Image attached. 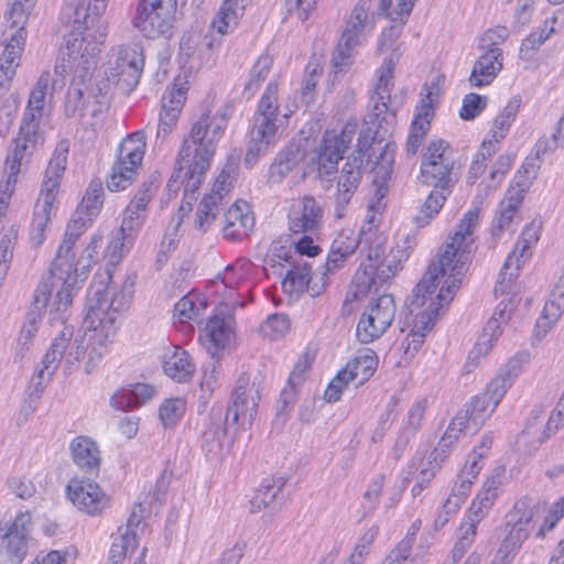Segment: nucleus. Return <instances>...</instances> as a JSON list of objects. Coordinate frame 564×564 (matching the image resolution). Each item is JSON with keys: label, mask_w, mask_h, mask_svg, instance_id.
I'll return each mask as SVG.
<instances>
[{"label": "nucleus", "mask_w": 564, "mask_h": 564, "mask_svg": "<svg viewBox=\"0 0 564 564\" xmlns=\"http://www.w3.org/2000/svg\"><path fill=\"white\" fill-rule=\"evenodd\" d=\"M479 212L478 207H474L464 214L454 235L441 247L436 259L430 263L425 274L413 289L411 297L408 299L410 306H423L436 291L438 280L446 276L436 299L431 300L426 312L421 315V319L402 344L406 357L412 358L421 348L440 311L452 302L456 290L459 289L473 259V232L479 223Z\"/></svg>", "instance_id": "obj_1"}, {"label": "nucleus", "mask_w": 564, "mask_h": 564, "mask_svg": "<svg viewBox=\"0 0 564 564\" xmlns=\"http://www.w3.org/2000/svg\"><path fill=\"white\" fill-rule=\"evenodd\" d=\"M234 113V105L227 102L215 115L205 110L193 123L188 137L184 139L177 155V167L174 170L167 189L178 191L175 186L181 181L184 187L183 204L181 210L192 208V202L196 200V192L205 180L210 166L219 140L223 138L229 118Z\"/></svg>", "instance_id": "obj_2"}, {"label": "nucleus", "mask_w": 564, "mask_h": 564, "mask_svg": "<svg viewBox=\"0 0 564 564\" xmlns=\"http://www.w3.org/2000/svg\"><path fill=\"white\" fill-rule=\"evenodd\" d=\"M48 83L50 74L43 73L30 94L20 131L14 140L15 147L6 161L4 173L7 174V180L6 186L1 191L2 196H11L22 161L43 145L44 137L40 131V122L43 117L44 99ZM0 202L3 203V197L0 198Z\"/></svg>", "instance_id": "obj_3"}, {"label": "nucleus", "mask_w": 564, "mask_h": 564, "mask_svg": "<svg viewBox=\"0 0 564 564\" xmlns=\"http://www.w3.org/2000/svg\"><path fill=\"white\" fill-rule=\"evenodd\" d=\"M133 283L124 280L116 283L109 270L104 275L94 278L87 294V313L85 325L88 329L99 332L106 339L117 332L116 314L124 311L132 296Z\"/></svg>", "instance_id": "obj_4"}, {"label": "nucleus", "mask_w": 564, "mask_h": 564, "mask_svg": "<svg viewBox=\"0 0 564 564\" xmlns=\"http://www.w3.org/2000/svg\"><path fill=\"white\" fill-rule=\"evenodd\" d=\"M378 123L375 132L370 128L362 130L358 138L357 149L348 158L339 175V185H359L364 173L377 172L388 175L393 163V152L389 150L390 142L386 135L390 134L389 122L382 120L372 121Z\"/></svg>", "instance_id": "obj_5"}, {"label": "nucleus", "mask_w": 564, "mask_h": 564, "mask_svg": "<svg viewBox=\"0 0 564 564\" xmlns=\"http://www.w3.org/2000/svg\"><path fill=\"white\" fill-rule=\"evenodd\" d=\"M278 93V83L270 82L258 101L243 160L248 169H252L259 159L268 153L269 148L276 143L279 130L284 127L293 112L292 110L285 113L280 112Z\"/></svg>", "instance_id": "obj_6"}, {"label": "nucleus", "mask_w": 564, "mask_h": 564, "mask_svg": "<svg viewBox=\"0 0 564 564\" xmlns=\"http://www.w3.org/2000/svg\"><path fill=\"white\" fill-rule=\"evenodd\" d=\"M69 141L57 143L44 174L41 193L34 207L30 230V239L37 247L44 241L46 226L51 219L53 204L56 198L61 178L66 170Z\"/></svg>", "instance_id": "obj_7"}, {"label": "nucleus", "mask_w": 564, "mask_h": 564, "mask_svg": "<svg viewBox=\"0 0 564 564\" xmlns=\"http://www.w3.org/2000/svg\"><path fill=\"white\" fill-rule=\"evenodd\" d=\"M97 32L98 35L88 33V37L73 36L67 39L66 48L62 52L54 68V74L61 77L62 85L63 79L69 73L73 74L72 82H89L91 79L97 56L106 39L104 28H100Z\"/></svg>", "instance_id": "obj_8"}, {"label": "nucleus", "mask_w": 564, "mask_h": 564, "mask_svg": "<svg viewBox=\"0 0 564 564\" xmlns=\"http://www.w3.org/2000/svg\"><path fill=\"white\" fill-rule=\"evenodd\" d=\"M145 147L147 138L143 130L135 131L122 140L118 158L107 180V186L111 192L126 189L132 184L142 165Z\"/></svg>", "instance_id": "obj_9"}, {"label": "nucleus", "mask_w": 564, "mask_h": 564, "mask_svg": "<svg viewBox=\"0 0 564 564\" xmlns=\"http://www.w3.org/2000/svg\"><path fill=\"white\" fill-rule=\"evenodd\" d=\"M371 7L372 0H359L355 6L332 57L336 73L348 69L351 64V51L360 44L367 30L371 32L375 29L373 19L369 15Z\"/></svg>", "instance_id": "obj_10"}, {"label": "nucleus", "mask_w": 564, "mask_h": 564, "mask_svg": "<svg viewBox=\"0 0 564 564\" xmlns=\"http://www.w3.org/2000/svg\"><path fill=\"white\" fill-rule=\"evenodd\" d=\"M25 40V28L17 29L10 34L9 41L0 55V100L4 99L0 117L2 113L6 115L8 124L12 122L13 115L18 110V99L14 94H9V90L15 76V70L20 65Z\"/></svg>", "instance_id": "obj_11"}, {"label": "nucleus", "mask_w": 564, "mask_h": 564, "mask_svg": "<svg viewBox=\"0 0 564 564\" xmlns=\"http://www.w3.org/2000/svg\"><path fill=\"white\" fill-rule=\"evenodd\" d=\"M175 0H141L137 8L134 26L147 37L167 36L172 29Z\"/></svg>", "instance_id": "obj_12"}, {"label": "nucleus", "mask_w": 564, "mask_h": 564, "mask_svg": "<svg viewBox=\"0 0 564 564\" xmlns=\"http://www.w3.org/2000/svg\"><path fill=\"white\" fill-rule=\"evenodd\" d=\"M533 519V510L528 501H517L511 511L506 516L502 527L503 539L497 551L499 556L513 561L523 542L528 539Z\"/></svg>", "instance_id": "obj_13"}, {"label": "nucleus", "mask_w": 564, "mask_h": 564, "mask_svg": "<svg viewBox=\"0 0 564 564\" xmlns=\"http://www.w3.org/2000/svg\"><path fill=\"white\" fill-rule=\"evenodd\" d=\"M109 78L116 82L120 91L130 95L140 82L144 66L142 48L139 45L120 46L109 62Z\"/></svg>", "instance_id": "obj_14"}, {"label": "nucleus", "mask_w": 564, "mask_h": 564, "mask_svg": "<svg viewBox=\"0 0 564 564\" xmlns=\"http://www.w3.org/2000/svg\"><path fill=\"white\" fill-rule=\"evenodd\" d=\"M262 389L263 379L260 376L250 380L249 376L241 375L232 391L231 404L226 411V421L236 424L241 419L242 424L246 421L251 424L258 411Z\"/></svg>", "instance_id": "obj_15"}, {"label": "nucleus", "mask_w": 564, "mask_h": 564, "mask_svg": "<svg viewBox=\"0 0 564 564\" xmlns=\"http://www.w3.org/2000/svg\"><path fill=\"white\" fill-rule=\"evenodd\" d=\"M395 303L391 294H382L370 302L357 325V338L365 344L380 337L392 324Z\"/></svg>", "instance_id": "obj_16"}, {"label": "nucleus", "mask_w": 564, "mask_h": 564, "mask_svg": "<svg viewBox=\"0 0 564 564\" xmlns=\"http://www.w3.org/2000/svg\"><path fill=\"white\" fill-rule=\"evenodd\" d=\"M516 376L517 373H512L510 369L502 370L490 381L482 393L476 395L469 404L465 405V409L469 411L471 424L476 430L491 416L512 386Z\"/></svg>", "instance_id": "obj_17"}, {"label": "nucleus", "mask_w": 564, "mask_h": 564, "mask_svg": "<svg viewBox=\"0 0 564 564\" xmlns=\"http://www.w3.org/2000/svg\"><path fill=\"white\" fill-rule=\"evenodd\" d=\"M400 270L393 259L384 257L381 261L371 264H361L357 270L352 283L344 302V310L348 303L378 291V286L392 279Z\"/></svg>", "instance_id": "obj_18"}, {"label": "nucleus", "mask_w": 564, "mask_h": 564, "mask_svg": "<svg viewBox=\"0 0 564 564\" xmlns=\"http://www.w3.org/2000/svg\"><path fill=\"white\" fill-rule=\"evenodd\" d=\"M30 512H19L6 529L0 528V555L8 564H21L28 554L32 532Z\"/></svg>", "instance_id": "obj_19"}, {"label": "nucleus", "mask_w": 564, "mask_h": 564, "mask_svg": "<svg viewBox=\"0 0 564 564\" xmlns=\"http://www.w3.org/2000/svg\"><path fill=\"white\" fill-rule=\"evenodd\" d=\"M158 189V178L155 176H151L148 181L142 183L124 209L119 234L124 237L127 240L126 243L134 242L135 237L145 221L148 204L153 198Z\"/></svg>", "instance_id": "obj_20"}, {"label": "nucleus", "mask_w": 564, "mask_h": 564, "mask_svg": "<svg viewBox=\"0 0 564 564\" xmlns=\"http://www.w3.org/2000/svg\"><path fill=\"white\" fill-rule=\"evenodd\" d=\"M324 209L312 195L295 199L288 214L289 229L293 234H317L323 227Z\"/></svg>", "instance_id": "obj_21"}, {"label": "nucleus", "mask_w": 564, "mask_h": 564, "mask_svg": "<svg viewBox=\"0 0 564 564\" xmlns=\"http://www.w3.org/2000/svg\"><path fill=\"white\" fill-rule=\"evenodd\" d=\"M66 491L73 505L89 516H99L110 508V497L95 481L74 478Z\"/></svg>", "instance_id": "obj_22"}, {"label": "nucleus", "mask_w": 564, "mask_h": 564, "mask_svg": "<svg viewBox=\"0 0 564 564\" xmlns=\"http://www.w3.org/2000/svg\"><path fill=\"white\" fill-rule=\"evenodd\" d=\"M93 12L88 9L86 0H65L61 9L59 19L64 24H73L74 31L68 37H88V33L98 35L100 28L108 33L107 25L102 20L91 18Z\"/></svg>", "instance_id": "obj_23"}, {"label": "nucleus", "mask_w": 564, "mask_h": 564, "mask_svg": "<svg viewBox=\"0 0 564 564\" xmlns=\"http://www.w3.org/2000/svg\"><path fill=\"white\" fill-rule=\"evenodd\" d=\"M91 219L84 215H77L75 213L72 220L68 223L64 239L61 246L57 249L56 258L52 262L50 268L51 274H67L69 275L73 268V259L75 258V253L73 248L77 241V239L83 235V232L88 228L91 224Z\"/></svg>", "instance_id": "obj_24"}, {"label": "nucleus", "mask_w": 564, "mask_h": 564, "mask_svg": "<svg viewBox=\"0 0 564 564\" xmlns=\"http://www.w3.org/2000/svg\"><path fill=\"white\" fill-rule=\"evenodd\" d=\"M357 131V123L348 122L339 134H326L318 155V170L330 174L337 169L339 160L348 149Z\"/></svg>", "instance_id": "obj_25"}, {"label": "nucleus", "mask_w": 564, "mask_h": 564, "mask_svg": "<svg viewBox=\"0 0 564 564\" xmlns=\"http://www.w3.org/2000/svg\"><path fill=\"white\" fill-rule=\"evenodd\" d=\"M51 285V292L54 288L59 286L56 292L54 302L48 312V323L53 326L54 324L61 323L64 326H68L66 324L68 318V310L72 306L74 295L78 292V286H76V278L67 275V274H51L48 279Z\"/></svg>", "instance_id": "obj_26"}, {"label": "nucleus", "mask_w": 564, "mask_h": 564, "mask_svg": "<svg viewBox=\"0 0 564 564\" xmlns=\"http://www.w3.org/2000/svg\"><path fill=\"white\" fill-rule=\"evenodd\" d=\"M432 102V93L427 91L421 99L416 115L411 123L405 143V151L409 156H414L417 153L419 148L430 130L431 119L434 116Z\"/></svg>", "instance_id": "obj_27"}, {"label": "nucleus", "mask_w": 564, "mask_h": 564, "mask_svg": "<svg viewBox=\"0 0 564 564\" xmlns=\"http://www.w3.org/2000/svg\"><path fill=\"white\" fill-rule=\"evenodd\" d=\"M254 226V218L249 206L232 204L225 214L223 232L228 240L238 241L247 238Z\"/></svg>", "instance_id": "obj_28"}, {"label": "nucleus", "mask_w": 564, "mask_h": 564, "mask_svg": "<svg viewBox=\"0 0 564 564\" xmlns=\"http://www.w3.org/2000/svg\"><path fill=\"white\" fill-rule=\"evenodd\" d=\"M402 55V51L400 45L392 50L389 57L384 58L381 67L378 69L379 78L376 87V94L378 96V100L375 105V113L373 117L376 121L381 120L380 116L388 110V102L390 100V91H391V80L393 77L394 67L398 64L400 57Z\"/></svg>", "instance_id": "obj_29"}, {"label": "nucleus", "mask_w": 564, "mask_h": 564, "mask_svg": "<svg viewBox=\"0 0 564 564\" xmlns=\"http://www.w3.org/2000/svg\"><path fill=\"white\" fill-rule=\"evenodd\" d=\"M426 406V399H420L415 401L408 411L406 419L399 431L398 437L392 448V455L394 459L398 460L402 457L405 448L421 429V423L423 421Z\"/></svg>", "instance_id": "obj_30"}, {"label": "nucleus", "mask_w": 564, "mask_h": 564, "mask_svg": "<svg viewBox=\"0 0 564 564\" xmlns=\"http://www.w3.org/2000/svg\"><path fill=\"white\" fill-rule=\"evenodd\" d=\"M75 465L84 473L98 475L100 469V452L97 444L88 436H77L69 445Z\"/></svg>", "instance_id": "obj_31"}, {"label": "nucleus", "mask_w": 564, "mask_h": 564, "mask_svg": "<svg viewBox=\"0 0 564 564\" xmlns=\"http://www.w3.org/2000/svg\"><path fill=\"white\" fill-rule=\"evenodd\" d=\"M502 68V51L499 47L488 48L475 63L469 83L474 87L489 85Z\"/></svg>", "instance_id": "obj_32"}, {"label": "nucleus", "mask_w": 564, "mask_h": 564, "mask_svg": "<svg viewBox=\"0 0 564 564\" xmlns=\"http://www.w3.org/2000/svg\"><path fill=\"white\" fill-rule=\"evenodd\" d=\"M311 264L306 261H299L286 272V275L282 281V288L283 291L289 294H301L307 291L312 296L319 295L325 286V282L318 286L316 284L311 285Z\"/></svg>", "instance_id": "obj_33"}, {"label": "nucleus", "mask_w": 564, "mask_h": 564, "mask_svg": "<svg viewBox=\"0 0 564 564\" xmlns=\"http://www.w3.org/2000/svg\"><path fill=\"white\" fill-rule=\"evenodd\" d=\"M306 158V151L299 143H290L280 151L270 165L268 180L270 183H281Z\"/></svg>", "instance_id": "obj_34"}, {"label": "nucleus", "mask_w": 564, "mask_h": 564, "mask_svg": "<svg viewBox=\"0 0 564 564\" xmlns=\"http://www.w3.org/2000/svg\"><path fill=\"white\" fill-rule=\"evenodd\" d=\"M503 469H497L496 474L487 478L481 490L474 498L466 514L474 517V521H482L492 508L498 497V489L501 485Z\"/></svg>", "instance_id": "obj_35"}, {"label": "nucleus", "mask_w": 564, "mask_h": 564, "mask_svg": "<svg viewBox=\"0 0 564 564\" xmlns=\"http://www.w3.org/2000/svg\"><path fill=\"white\" fill-rule=\"evenodd\" d=\"M230 423L231 421H226V416L223 417L220 409L212 411L210 423L202 435V449L210 459L220 456L223 452V442L227 434V426Z\"/></svg>", "instance_id": "obj_36"}, {"label": "nucleus", "mask_w": 564, "mask_h": 564, "mask_svg": "<svg viewBox=\"0 0 564 564\" xmlns=\"http://www.w3.org/2000/svg\"><path fill=\"white\" fill-rule=\"evenodd\" d=\"M155 394V388L148 383L129 384L121 388L110 399L116 410L129 411L150 401Z\"/></svg>", "instance_id": "obj_37"}, {"label": "nucleus", "mask_w": 564, "mask_h": 564, "mask_svg": "<svg viewBox=\"0 0 564 564\" xmlns=\"http://www.w3.org/2000/svg\"><path fill=\"white\" fill-rule=\"evenodd\" d=\"M531 248H524L523 241L519 240L513 251L506 259L495 286V294H505L511 283L518 278L522 264L531 257Z\"/></svg>", "instance_id": "obj_38"}, {"label": "nucleus", "mask_w": 564, "mask_h": 564, "mask_svg": "<svg viewBox=\"0 0 564 564\" xmlns=\"http://www.w3.org/2000/svg\"><path fill=\"white\" fill-rule=\"evenodd\" d=\"M225 180L214 185L212 193L205 195L200 200L196 210L195 228L200 232H206L215 223L220 213L223 202L221 191L224 189Z\"/></svg>", "instance_id": "obj_39"}, {"label": "nucleus", "mask_w": 564, "mask_h": 564, "mask_svg": "<svg viewBox=\"0 0 564 564\" xmlns=\"http://www.w3.org/2000/svg\"><path fill=\"white\" fill-rule=\"evenodd\" d=\"M361 242L362 239L359 238V236L354 235V232H341L338 235L330 246V250L325 262L326 271L335 272L340 269L347 259L354 254Z\"/></svg>", "instance_id": "obj_40"}, {"label": "nucleus", "mask_w": 564, "mask_h": 564, "mask_svg": "<svg viewBox=\"0 0 564 564\" xmlns=\"http://www.w3.org/2000/svg\"><path fill=\"white\" fill-rule=\"evenodd\" d=\"M163 370L174 381L185 382L193 376L195 367L189 354L175 346L172 351L170 350L164 355Z\"/></svg>", "instance_id": "obj_41"}, {"label": "nucleus", "mask_w": 564, "mask_h": 564, "mask_svg": "<svg viewBox=\"0 0 564 564\" xmlns=\"http://www.w3.org/2000/svg\"><path fill=\"white\" fill-rule=\"evenodd\" d=\"M246 7L247 0H224L213 20V28L223 35L234 32L245 13Z\"/></svg>", "instance_id": "obj_42"}, {"label": "nucleus", "mask_w": 564, "mask_h": 564, "mask_svg": "<svg viewBox=\"0 0 564 564\" xmlns=\"http://www.w3.org/2000/svg\"><path fill=\"white\" fill-rule=\"evenodd\" d=\"M454 162L421 163V181L427 186L452 192L455 181L452 176Z\"/></svg>", "instance_id": "obj_43"}, {"label": "nucleus", "mask_w": 564, "mask_h": 564, "mask_svg": "<svg viewBox=\"0 0 564 564\" xmlns=\"http://www.w3.org/2000/svg\"><path fill=\"white\" fill-rule=\"evenodd\" d=\"M74 336V326H64L43 356L40 369L52 375L57 370L59 362Z\"/></svg>", "instance_id": "obj_44"}, {"label": "nucleus", "mask_w": 564, "mask_h": 564, "mask_svg": "<svg viewBox=\"0 0 564 564\" xmlns=\"http://www.w3.org/2000/svg\"><path fill=\"white\" fill-rule=\"evenodd\" d=\"M552 25L549 26V20L544 22V25L539 28L536 31L531 32L523 41L520 47V54L523 57H531L540 46L555 32L554 24L560 23L564 26V10H557L552 19Z\"/></svg>", "instance_id": "obj_45"}, {"label": "nucleus", "mask_w": 564, "mask_h": 564, "mask_svg": "<svg viewBox=\"0 0 564 564\" xmlns=\"http://www.w3.org/2000/svg\"><path fill=\"white\" fill-rule=\"evenodd\" d=\"M205 332L208 341L207 350L212 358H218L219 351L224 349L230 340V328L224 318L214 316L208 319Z\"/></svg>", "instance_id": "obj_46"}, {"label": "nucleus", "mask_w": 564, "mask_h": 564, "mask_svg": "<svg viewBox=\"0 0 564 564\" xmlns=\"http://www.w3.org/2000/svg\"><path fill=\"white\" fill-rule=\"evenodd\" d=\"M564 423V412L557 406L552 414L550 415L546 425L541 433V435L534 440L530 441V431L529 429L523 430L521 435L518 438L519 444H524L527 446L525 453L533 454L539 446L545 443L555 432L562 426Z\"/></svg>", "instance_id": "obj_47"}, {"label": "nucleus", "mask_w": 564, "mask_h": 564, "mask_svg": "<svg viewBox=\"0 0 564 564\" xmlns=\"http://www.w3.org/2000/svg\"><path fill=\"white\" fill-rule=\"evenodd\" d=\"M285 484V478L281 476L263 479L260 488L250 502L251 512H258L273 503L278 494L283 489Z\"/></svg>", "instance_id": "obj_48"}, {"label": "nucleus", "mask_w": 564, "mask_h": 564, "mask_svg": "<svg viewBox=\"0 0 564 564\" xmlns=\"http://www.w3.org/2000/svg\"><path fill=\"white\" fill-rule=\"evenodd\" d=\"M520 104L521 100L519 97L511 98L502 111L496 117L490 130V137L495 139L496 142H500L506 138L512 122L517 117Z\"/></svg>", "instance_id": "obj_49"}, {"label": "nucleus", "mask_w": 564, "mask_h": 564, "mask_svg": "<svg viewBox=\"0 0 564 564\" xmlns=\"http://www.w3.org/2000/svg\"><path fill=\"white\" fill-rule=\"evenodd\" d=\"M104 204V188L99 181H93L82 202L79 203L76 212L77 215H84L88 219H94L100 212Z\"/></svg>", "instance_id": "obj_50"}, {"label": "nucleus", "mask_w": 564, "mask_h": 564, "mask_svg": "<svg viewBox=\"0 0 564 564\" xmlns=\"http://www.w3.org/2000/svg\"><path fill=\"white\" fill-rule=\"evenodd\" d=\"M186 402L182 398L166 399L159 408V417L164 429H173L184 416Z\"/></svg>", "instance_id": "obj_51"}, {"label": "nucleus", "mask_w": 564, "mask_h": 564, "mask_svg": "<svg viewBox=\"0 0 564 564\" xmlns=\"http://www.w3.org/2000/svg\"><path fill=\"white\" fill-rule=\"evenodd\" d=\"M449 194L451 192L438 188L431 191L421 208L420 215L415 217V221L420 227L429 224L440 213Z\"/></svg>", "instance_id": "obj_52"}, {"label": "nucleus", "mask_w": 564, "mask_h": 564, "mask_svg": "<svg viewBox=\"0 0 564 564\" xmlns=\"http://www.w3.org/2000/svg\"><path fill=\"white\" fill-rule=\"evenodd\" d=\"M51 295V285L48 281L42 280L36 288L30 312L23 326H33L37 330V324L41 319V311L46 307L48 297Z\"/></svg>", "instance_id": "obj_53"}, {"label": "nucleus", "mask_w": 564, "mask_h": 564, "mask_svg": "<svg viewBox=\"0 0 564 564\" xmlns=\"http://www.w3.org/2000/svg\"><path fill=\"white\" fill-rule=\"evenodd\" d=\"M551 296V300L544 305L541 318L536 323L538 327H544V333H546L547 328H550L564 312V293L562 294V292L555 289Z\"/></svg>", "instance_id": "obj_54"}, {"label": "nucleus", "mask_w": 564, "mask_h": 564, "mask_svg": "<svg viewBox=\"0 0 564 564\" xmlns=\"http://www.w3.org/2000/svg\"><path fill=\"white\" fill-rule=\"evenodd\" d=\"M522 200L520 197H510L507 207L499 212V215L494 219L491 234L497 238L502 231H513V219L517 213L518 205Z\"/></svg>", "instance_id": "obj_55"}, {"label": "nucleus", "mask_w": 564, "mask_h": 564, "mask_svg": "<svg viewBox=\"0 0 564 564\" xmlns=\"http://www.w3.org/2000/svg\"><path fill=\"white\" fill-rule=\"evenodd\" d=\"M377 358L371 355H360L349 361L346 368L349 370L354 379H359L358 384L366 382L375 372L377 367Z\"/></svg>", "instance_id": "obj_56"}, {"label": "nucleus", "mask_w": 564, "mask_h": 564, "mask_svg": "<svg viewBox=\"0 0 564 564\" xmlns=\"http://www.w3.org/2000/svg\"><path fill=\"white\" fill-rule=\"evenodd\" d=\"M36 0H13L10 9L6 13V20L11 29L24 28L29 20L31 10Z\"/></svg>", "instance_id": "obj_57"}, {"label": "nucleus", "mask_w": 564, "mask_h": 564, "mask_svg": "<svg viewBox=\"0 0 564 564\" xmlns=\"http://www.w3.org/2000/svg\"><path fill=\"white\" fill-rule=\"evenodd\" d=\"M501 334V323L498 317L492 316L482 329L479 341L476 343L474 349L469 354V358L486 355L491 346V341L497 339Z\"/></svg>", "instance_id": "obj_58"}, {"label": "nucleus", "mask_w": 564, "mask_h": 564, "mask_svg": "<svg viewBox=\"0 0 564 564\" xmlns=\"http://www.w3.org/2000/svg\"><path fill=\"white\" fill-rule=\"evenodd\" d=\"M271 66L272 58L269 55L260 56L256 64L252 66L249 74V80L245 85V93H248L249 97L254 94L260 83H262L268 77Z\"/></svg>", "instance_id": "obj_59"}, {"label": "nucleus", "mask_w": 564, "mask_h": 564, "mask_svg": "<svg viewBox=\"0 0 564 564\" xmlns=\"http://www.w3.org/2000/svg\"><path fill=\"white\" fill-rule=\"evenodd\" d=\"M290 328V319L285 314L275 313L270 315L260 326V333L270 339L284 336Z\"/></svg>", "instance_id": "obj_60"}, {"label": "nucleus", "mask_w": 564, "mask_h": 564, "mask_svg": "<svg viewBox=\"0 0 564 564\" xmlns=\"http://www.w3.org/2000/svg\"><path fill=\"white\" fill-rule=\"evenodd\" d=\"M137 547V534L135 533H123L120 535L118 540H115L110 553H109V563L110 564H122L127 552L129 550H134Z\"/></svg>", "instance_id": "obj_61"}, {"label": "nucleus", "mask_w": 564, "mask_h": 564, "mask_svg": "<svg viewBox=\"0 0 564 564\" xmlns=\"http://www.w3.org/2000/svg\"><path fill=\"white\" fill-rule=\"evenodd\" d=\"M412 535L403 538L384 557L381 564H415L411 557Z\"/></svg>", "instance_id": "obj_62"}, {"label": "nucleus", "mask_w": 564, "mask_h": 564, "mask_svg": "<svg viewBox=\"0 0 564 564\" xmlns=\"http://www.w3.org/2000/svg\"><path fill=\"white\" fill-rule=\"evenodd\" d=\"M492 445V435L487 433L485 434L480 443L474 447L473 452L468 455V458L465 463L466 466L470 467L469 473L474 475H479L482 468V459L487 456L489 449Z\"/></svg>", "instance_id": "obj_63"}, {"label": "nucleus", "mask_w": 564, "mask_h": 564, "mask_svg": "<svg viewBox=\"0 0 564 564\" xmlns=\"http://www.w3.org/2000/svg\"><path fill=\"white\" fill-rule=\"evenodd\" d=\"M487 97L469 93L463 99L459 116L463 120H473L486 108Z\"/></svg>", "instance_id": "obj_64"}]
</instances>
